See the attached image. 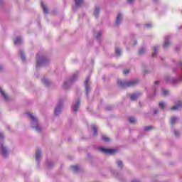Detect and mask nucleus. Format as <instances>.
<instances>
[{"mask_svg":"<svg viewBox=\"0 0 182 182\" xmlns=\"http://www.w3.org/2000/svg\"><path fill=\"white\" fill-rule=\"evenodd\" d=\"M165 106H166V105L164 104V102H159V107L161 109H162V110H164Z\"/></svg>","mask_w":182,"mask_h":182,"instance_id":"nucleus-32","label":"nucleus"},{"mask_svg":"<svg viewBox=\"0 0 182 182\" xmlns=\"http://www.w3.org/2000/svg\"><path fill=\"white\" fill-rule=\"evenodd\" d=\"M41 82L45 85V86H49L50 85V81L46 78H43Z\"/></svg>","mask_w":182,"mask_h":182,"instance_id":"nucleus-19","label":"nucleus"},{"mask_svg":"<svg viewBox=\"0 0 182 182\" xmlns=\"http://www.w3.org/2000/svg\"><path fill=\"white\" fill-rule=\"evenodd\" d=\"M176 50H178V48H177V47L176 48Z\"/></svg>","mask_w":182,"mask_h":182,"instance_id":"nucleus-44","label":"nucleus"},{"mask_svg":"<svg viewBox=\"0 0 182 182\" xmlns=\"http://www.w3.org/2000/svg\"><path fill=\"white\" fill-rule=\"evenodd\" d=\"M171 44V42H170V36H166L164 38V49H166L168 46H170Z\"/></svg>","mask_w":182,"mask_h":182,"instance_id":"nucleus-11","label":"nucleus"},{"mask_svg":"<svg viewBox=\"0 0 182 182\" xmlns=\"http://www.w3.org/2000/svg\"><path fill=\"white\" fill-rule=\"evenodd\" d=\"M22 43V38L21 37H17L14 41V45H21Z\"/></svg>","mask_w":182,"mask_h":182,"instance_id":"nucleus-21","label":"nucleus"},{"mask_svg":"<svg viewBox=\"0 0 182 182\" xmlns=\"http://www.w3.org/2000/svg\"><path fill=\"white\" fill-rule=\"evenodd\" d=\"M4 139V134L0 132V152L1 156L6 159L8 156H9V152L8 151V147L4 146V143H2V140Z\"/></svg>","mask_w":182,"mask_h":182,"instance_id":"nucleus-3","label":"nucleus"},{"mask_svg":"<svg viewBox=\"0 0 182 182\" xmlns=\"http://www.w3.org/2000/svg\"><path fill=\"white\" fill-rule=\"evenodd\" d=\"M145 28H151V23H146L144 25Z\"/></svg>","mask_w":182,"mask_h":182,"instance_id":"nucleus-37","label":"nucleus"},{"mask_svg":"<svg viewBox=\"0 0 182 182\" xmlns=\"http://www.w3.org/2000/svg\"><path fill=\"white\" fill-rule=\"evenodd\" d=\"M37 63L36 65V69L38 68H41V66H46L49 63V59L46 57L41 55V54L38 53L36 55Z\"/></svg>","mask_w":182,"mask_h":182,"instance_id":"nucleus-1","label":"nucleus"},{"mask_svg":"<svg viewBox=\"0 0 182 182\" xmlns=\"http://www.w3.org/2000/svg\"><path fill=\"white\" fill-rule=\"evenodd\" d=\"M182 26L179 27L178 29H181Z\"/></svg>","mask_w":182,"mask_h":182,"instance_id":"nucleus-46","label":"nucleus"},{"mask_svg":"<svg viewBox=\"0 0 182 182\" xmlns=\"http://www.w3.org/2000/svg\"><path fill=\"white\" fill-rule=\"evenodd\" d=\"M140 96V93H135L131 95V100H137Z\"/></svg>","mask_w":182,"mask_h":182,"instance_id":"nucleus-20","label":"nucleus"},{"mask_svg":"<svg viewBox=\"0 0 182 182\" xmlns=\"http://www.w3.org/2000/svg\"><path fill=\"white\" fill-rule=\"evenodd\" d=\"M129 70H124V75H127L129 73Z\"/></svg>","mask_w":182,"mask_h":182,"instance_id":"nucleus-40","label":"nucleus"},{"mask_svg":"<svg viewBox=\"0 0 182 182\" xmlns=\"http://www.w3.org/2000/svg\"><path fill=\"white\" fill-rule=\"evenodd\" d=\"M123 21V15L119 13L116 18V25H120V23Z\"/></svg>","mask_w":182,"mask_h":182,"instance_id":"nucleus-14","label":"nucleus"},{"mask_svg":"<svg viewBox=\"0 0 182 182\" xmlns=\"http://www.w3.org/2000/svg\"><path fill=\"white\" fill-rule=\"evenodd\" d=\"M100 151L102 153H105V154H113L116 150L114 149H105L103 147L99 148Z\"/></svg>","mask_w":182,"mask_h":182,"instance_id":"nucleus-8","label":"nucleus"},{"mask_svg":"<svg viewBox=\"0 0 182 182\" xmlns=\"http://www.w3.org/2000/svg\"><path fill=\"white\" fill-rule=\"evenodd\" d=\"M63 103V101L60 100L59 103L55 107L54 110V113L55 116H59V114H60V112H62Z\"/></svg>","mask_w":182,"mask_h":182,"instance_id":"nucleus-6","label":"nucleus"},{"mask_svg":"<svg viewBox=\"0 0 182 182\" xmlns=\"http://www.w3.org/2000/svg\"><path fill=\"white\" fill-rule=\"evenodd\" d=\"M75 1V6L73 7V11H76V8H80L82 5H83V0H74Z\"/></svg>","mask_w":182,"mask_h":182,"instance_id":"nucleus-9","label":"nucleus"},{"mask_svg":"<svg viewBox=\"0 0 182 182\" xmlns=\"http://www.w3.org/2000/svg\"><path fill=\"white\" fill-rule=\"evenodd\" d=\"M136 44H137V43H136V42H135L134 45H136Z\"/></svg>","mask_w":182,"mask_h":182,"instance_id":"nucleus-47","label":"nucleus"},{"mask_svg":"<svg viewBox=\"0 0 182 182\" xmlns=\"http://www.w3.org/2000/svg\"><path fill=\"white\" fill-rule=\"evenodd\" d=\"M89 80H90V76L87 77L85 81L86 96H89V92H90V85H89Z\"/></svg>","mask_w":182,"mask_h":182,"instance_id":"nucleus-7","label":"nucleus"},{"mask_svg":"<svg viewBox=\"0 0 182 182\" xmlns=\"http://www.w3.org/2000/svg\"><path fill=\"white\" fill-rule=\"evenodd\" d=\"M92 129L93 130L94 136H96L97 134V129H96V127L95 125L92 126Z\"/></svg>","mask_w":182,"mask_h":182,"instance_id":"nucleus-28","label":"nucleus"},{"mask_svg":"<svg viewBox=\"0 0 182 182\" xmlns=\"http://www.w3.org/2000/svg\"><path fill=\"white\" fill-rule=\"evenodd\" d=\"M154 2H157V0H154Z\"/></svg>","mask_w":182,"mask_h":182,"instance_id":"nucleus-45","label":"nucleus"},{"mask_svg":"<svg viewBox=\"0 0 182 182\" xmlns=\"http://www.w3.org/2000/svg\"><path fill=\"white\" fill-rule=\"evenodd\" d=\"M19 53L21 55V60L23 62H25L26 60V58L25 57V53H23V50H21L19 51Z\"/></svg>","mask_w":182,"mask_h":182,"instance_id":"nucleus-23","label":"nucleus"},{"mask_svg":"<svg viewBox=\"0 0 182 182\" xmlns=\"http://www.w3.org/2000/svg\"><path fill=\"white\" fill-rule=\"evenodd\" d=\"M173 133H174V135H175L176 137H178V136L180 135V132H178V131L174 130V131H173Z\"/></svg>","mask_w":182,"mask_h":182,"instance_id":"nucleus-36","label":"nucleus"},{"mask_svg":"<svg viewBox=\"0 0 182 182\" xmlns=\"http://www.w3.org/2000/svg\"><path fill=\"white\" fill-rule=\"evenodd\" d=\"M41 7L44 11V14H48V8L46 7V6H45V4H43V2L41 3Z\"/></svg>","mask_w":182,"mask_h":182,"instance_id":"nucleus-24","label":"nucleus"},{"mask_svg":"<svg viewBox=\"0 0 182 182\" xmlns=\"http://www.w3.org/2000/svg\"><path fill=\"white\" fill-rule=\"evenodd\" d=\"M99 14H100V7L96 6L94 11V15L95 18H99Z\"/></svg>","mask_w":182,"mask_h":182,"instance_id":"nucleus-16","label":"nucleus"},{"mask_svg":"<svg viewBox=\"0 0 182 182\" xmlns=\"http://www.w3.org/2000/svg\"><path fill=\"white\" fill-rule=\"evenodd\" d=\"M159 49V46H154L153 48L154 52L152 53V57L156 58V55H157V50Z\"/></svg>","mask_w":182,"mask_h":182,"instance_id":"nucleus-22","label":"nucleus"},{"mask_svg":"<svg viewBox=\"0 0 182 182\" xmlns=\"http://www.w3.org/2000/svg\"><path fill=\"white\" fill-rule=\"evenodd\" d=\"M76 79H77V73L73 74V77L70 80L64 82L63 88L69 89V87H70V86L72 85V83H73V82H75V80H76Z\"/></svg>","mask_w":182,"mask_h":182,"instance_id":"nucleus-5","label":"nucleus"},{"mask_svg":"<svg viewBox=\"0 0 182 182\" xmlns=\"http://www.w3.org/2000/svg\"><path fill=\"white\" fill-rule=\"evenodd\" d=\"M102 140H103V141H105L106 143L110 141V139L107 136H106V135L102 136Z\"/></svg>","mask_w":182,"mask_h":182,"instance_id":"nucleus-26","label":"nucleus"},{"mask_svg":"<svg viewBox=\"0 0 182 182\" xmlns=\"http://www.w3.org/2000/svg\"><path fill=\"white\" fill-rule=\"evenodd\" d=\"M79 106H80V99H78L75 105H73V112H77V110H79Z\"/></svg>","mask_w":182,"mask_h":182,"instance_id":"nucleus-13","label":"nucleus"},{"mask_svg":"<svg viewBox=\"0 0 182 182\" xmlns=\"http://www.w3.org/2000/svg\"><path fill=\"white\" fill-rule=\"evenodd\" d=\"M117 83L119 87H122L123 89H124L126 87H132V86L137 85L138 81L136 80L129 81L119 80L117 81Z\"/></svg>","mask_w":182,"mask_h":182,"instance_id":"nucleus-2","label":"nucleus"},{"mask_svg":"<svg viewBox=\"0 0 182 182\" xmlns=\"http://www.w3.org/2000/svg\"><path fill=\"white\" fill-rule=\"evenodd\" d=\"M129 123H134V122H136V118L133 117H130L129 118Z\"/></svg>","mask_w":182,"mask_h":182,"instance_id":"nucleus-33","label":"nucleus"},{"mask_svg":"<svg viewBox=\"0 0 182 182\" xmlns=\"http://www.w3.org/2000/svg\"><path fill=\"white\" fill-rule=\"evenodd\" d=\"M4 69V66L0 65V70H2Z\"/></svg>","mask_w":182,"mask_h":182,"instance_id":"nucleus-42","label":"nucleus"},{"mask_svg":"<svg viewBox=\"0 0 182 182\" xmlns=\"http://www.w3.org/2000/svg\"><path fill=\"white\" fill-rule=\"evenodd\" d=\"M52 166H53V162H48V167L50 168V167H52Z\"/></svg>","mask_w":182,"mask_h":182,"instance_id":"nucleus-38","label":"nucleus"},{"mask_svg":"<svg viewBox=\"0 0 182 182\" xmlns=\"http://www.w3.org/2000/svg\"><path fill=\"white\" fill-rule=\"evenodd\" d=\"M161 90H162V95L164 96H167L168 95V90H167L164 88H162Z\"/></svg>","mask_w":182,"mask_h":182,"instance_id":"nucleus-27","label":"nucleus"},{"mask_svg":"<svg viewBox=\"0 0 182 182\" xmlns=\"http://www.w3.org/2000/svg\"><path fill=\"white\" fill-rule=\"evenodd\" d=\"M115 53L117 56H120V55H122V50H120V48H116Z\"/></svg>","mask_w":182,"mask_h":182,"instance_id":"nucleus-29","label":"nucleus"},{"mask_svg":"<svg viewBox=\"0 0 182 182\" xmlns=\"http://www.w3.org/2000/svg\"><path fill=\"white\" fill-rule=\"evenodd\" d=\"M41 159H42V151L41 149H37L36 151V160L37 163L41 161Z\"/></svg>","mask_w":182,"mask_h":182,"instance_id":"nucleus-10","label":"nucleus"},{"mask_svg":"<svg viewBox=\"0 0 182 182\" xmlns=\"http://www.w3.org/2000/svg\"><path fill=\"white\" fill-rule=\"evenodd\" d=\"M102 36V32L99 31L97 35H96V38L99 41V39H100V37Z\"/></svg>","mask_w":182,"mask_h":182,"instance_id":"nucleus-35","label":"nucleus"},{"mask_svg":"<svg viewBox=\"0 0 182 182\" xmlns=\"http://www.w3.org/2000/svg\"><path fill=\"white\" fill-rule=\"evenodd\" d=\"M178 120V118H177L176 117H171V125L174 126V124H176V123H177Z\"/></svg>","mask_w":182,"mask_h":182,"instance_id":"nucleus-17","label":"nucleus"},{"mask_svg":"<svg viewBox=\"0 0 182 182\" xmlns=\"http://www.w3.org/2000/svg\"><path fill=\"white\" fill-rule=\"evenodd\" d=\"M117 164L118 167H119V168H123V162L122 161H117Z\"/></svg>","mask_w":182,"mask_h":182,"instance_id":"nucleus-30","label":"nucleus"},{"mask_svg":"<svg viewBox=\"0 0 182 182\" xmlns=\"http://www.w3.org/2000/svg\"><path fill=\"white\" fill-rule=\"evenodd\" d=\"M159 87H160V81H155L154 85L152 87L154 93L157 92V89H159Z\"/></svg>","mask_w":182,"mask_h":182,"instance_id":"nucleus-15","label":"nucleus"},{"mask_svg":"<svg viewBox=\"0 0 182 182\" xmlns=\"http://www.w3.org/2000/svg\"><path fill=\"white\" fill-rule=\"evenodd\" d=\"M176 105L172 107L171 108V110H178V109H181L182 107V102L181 101H177L175 102Z\"/></svg>","mask_w":182,"mask_h":182,"instance_id":"nucleus-12","label":"nucleus"},{"mask_svg":"<svg viewBox=\"0 0 182 182\" xmlns=\"http://www.w3.org/2000/svg\"><path fill=\"white\" fill-rule=\"evenodd\" d=\"M144 52H146V48H144V47H142V48L139 50V55H143V53H144Z\"/></svg>","mask_w":182,"mask_h":182,"instance_id":"nucleus-31","label":"nucleus"},{"mask_svg":"<svg viewBox=\"0 0 182 182\" xmlns=\"http://www.w3.org/2000/svg\"><path fill=\"white\" fill-rule=\"evenodd\" d=\"M154 114H159V109H156L154 111Z\"/></svg>","mask_w":182,"mask_h":182,"instance_id":"nucleus-39","label":"nucleus"},{"mask_svg":"<svg viewBox=\"0 0 182 182\" xmlns=\"http://www.w3.org/2000/svg\"><path fill=\"white\" fill-rule=\"evenodd\" d=\"M28 116L31 119V127L32 129H35L38 132V133H41L42 132V128L38 124V119L35 117V116L32 114H28Z\"/></svg>","mask_w":182,"mask_h":182,"instance_id":"nucleus-4","label":"nucleus"},{"mask_svg":"<svg viewBox=\"0 0 182 182\" xmlns=\"http://www.w3.org/2000/svg\"><path fill=\"white\" fill-rule=\"evenodd\" d=\"M151 129H153V127L149 126V127H145L144 128V130L145 132H149V130H151Z\"/></svg>","mask_w":182,"mask_h":182,"instance_id":"nucleus-34","label":"nucleus"},{"mask_svg":"<svg viewBox=\"0 0 182 182\" xmlns=\"http://www.w3.org/2000/svg\"><path fill=\"white\" fill-rule=\"evenodd\" d=\"M132 182H139V181L134 179V180H132Z\"/></svg>","mask_w":182,"mask_h":182,"instance_id":"nucleus-43","label":"nucleus"},{"mask_svg":"<svg viewBox=\"0 0 182 182\" xmlns=\"http://www.w3.org/2000/svg\"><path fill=\"white\" fill-rule=\"evenodd\" d=\"M133 1H134V0H127V1L129 2V4H132Z\"/></svg>","mask_w":182,"mask_h":182,"instance_id":"nucleus-41","label":"nucleus"},{"mask_svg":"<svg viewBox=\"0 0 182 182\" xmlns=\"http://www.w3.org/2000/svg\"><path fill=\"white\" fill-rule=\"evenodd\" d=\"M0 95H1L2 97H4V100H6V101L9 100L8 95L1 88H0Z\"/></svg>","mask_w":182,"mask_h":182,"instance_id":"nucleus-18","label":"nucleus"},{"mask_svg":"<svg viewBox=\"0 0 182 182\" xmlns=\"http://www.w3.org/2000/svg\"><path fill=\"white\" fill-rule=\"evenodd\" d=\"M71 168L73 169V171H74V173H77V171H79V166L77 165L71 166Z\"/></svg>","mask_w":182,"mask_h":182,"instance_id":"nucleus-25","label":"nucleus"}]
</instances>
